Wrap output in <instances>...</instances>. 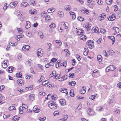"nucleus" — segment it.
<instances>
[{
	"label": "nucleus",
	"mask_w": 121,
	"mask_h": 121,
	"mask_svg": "<svg viewBox=\"0 0 121 121\" xmlns=\"http://www.w3.org/2000/svg\"><path fill=\"white\" fill-rule=\"evenodd\" d=\"M17 83L20 86V85L19 84H22L23 83H24V82L22 79H20L17 80Z\"/></svg>",
	"instance_id": "nucleus-17"
},
{
	"label": "nucleus",
	"mask_w": 121,
	"mask_h": 121,
	"mask_svg": "<svg viewBox=\"0 0 121 121\" xmlns=\"http://www.w3.org/2000/svg\"><path fill=\"white\" fill-rule=\"evenodd\" d=\"M78 19L80 21H83L84 20L83 18L82 17H78Z\"/></svg>",
	"instance_id": "nucleus-41"
},
{
	"label": "nucleus",
	"mask_w": 121,
	"mask_h": 121,
	"mask_svg": "<svg viewBox=\"0 0 121 121\" xmlns=\"http://www.w3.org/2000/svg\"><path fill=\"white\" fill-rule=\"evenodd\" d=\"M98 4L99 5H101L103 3V2L101 1V0H96Z\"/></svg>",
	"instance_id": "nucleus-38"
},
{
	"label": "nucleus",
	"mask_w": 121,
	"mask_h": 121,
	"mask_svg": "<svg viewBox=\"0 0 121 121\" xmlns=\"http://www.w3.org/2000/svg\"><path fill=\"white\" fill-rule=\"evenodd\" d=\"M18 30L19 32L21 34H22L23 32V30L20 28L17 29Z\"/></svg>",
	"instance_id": "nucleus-61"
},
{
	"label": "nucleus",
	"mask_w": 121,
	"mask_h": 121,
	"mask_svg": "<svg viewBox=\"0 0 121 121\" xmlns=\"http://www.w3.org/2000/svg\"><path fill=\"white\" fill-rule=\"evenodd\" d=\"M75 76V74L74 73H70L69 74V77L70 78H72Z\"/></svg>",
	"instance_id": "nucleus-46"
},
{
	"label": "nucleus",
	"mask_w": 121,
	"mask_h": 121,
	"mask_svg": "<svg viewBox=\"0 0 121 121\" xmlns=\"http://www.w3.org/2000/svg\"><path fill=\"white\" fill-rule=\"evenodd\" d=\"M13 66H11L9 67L8 68V72L9 73H11L13 72Z\"/></svg>",
	"instance_id": "nucleus-15"
},
{
	"label": "nucleus",
	"mask_w": 121,
	"mask_h": 121,
	"mask_svg": "<svg viewBox=\"0 0 121 121\" xmlns=\"http://www.w3.org/2000/svg\"><path fill=\"white\" fill-rule=\"evenodd\" d=\"M86 37L84 35H81L80 37V39L83 40H84L86 39Z\"/></svg>",
	"instance_id": "nucleus-33"
},
{
	"label": "nucleus",
	"mask_w": 121,
	"mask_h": 121,
	"mask_svg": "<svg viewBox=\"0 0 121 121\" xmlns=\"http://www.w3.org/2000/svg\"><path fill=\"white\" fill-rule=\"evenodd\" d=\"M115 7V9L114 10V11H117L118 9V7L116 5H115L114 6Z\"/></svg>",
	"instance_id": "nucleus-57"
},
{
	"label": "nucleus",
	"mask_w": 121,
	"mask_h": 121,
	"mask_svg": "<svg viewBox=\"0 0 121 121\" xmlns=\"http://www.w3.org/2000/svg\"><path fill=\"white\" fill-rule=\"evenodd\" d=\"M32 60H29L28 61V62L29 63V65L30 66L31 65V63L32 62Z\"/></svg>",
	"instance_id": "nucleus-56"
},
{
	"label": "nucleus",
	"mask_w": 121,
	"mask_h": 121,
	"mask_svg": "<svg viewBox=\"0 0 121 121\" xmlns=\"http://www.w3.org/2000/svg\"><path fill=\"white\" fill-rule=\"evenodd\" d=\"M29 97L30 100L33 101L35 99V97L33 94H31L29 96Z\"/></svg>",
	"instance_id": "nucleus-24"
},
{
	"label": "nucleus",
	"mask_w": 121,
	"mask_h": 121,
	"mask_svg": "<svg viewBox=\"0 0 121 121\" xmlns=\"http://www.w3.org/2000/svg\"><path fill=\"white\" fill-rule=\"evenodd\" d=\"M29 13L31 14H36L37 13V11L34 9H32L30 10Z\"/></svg>",
	"instance_id": "nucleus-10"
},
{
	"label": "nucleus",
	"mask_w": 121,
	"mask_h": 121,
	"mask_svg": "<svg viewBox=\"0 0 121 121\" xmlns=\"http://www.w3.org/2000/svg\"><path fill=\"white\" fill-rule=\"evenodd\" d=\"M84 31L83 30L81 29H78L77 30V34L78 35H82Z\"/></svg>",
	"instance_id": "nucleus-8"
},
{
	"label": "nucleus",
	"mask_w": 121,
	"mask_h": 121,
	"mask_svg": "<svg viewBox=\"0 0 121 121\" xmlns=\"http://www.w3.org/2000/svg\"><path fill=\"white\" fill-rule=\"evenodd\" d=\"M116 68L114 65H110L106 69V70H108V71H112L116 70Z\"/></svg>",
	"instance_id": "nucleus-3"
},
{
	"label": "nucleus",
	"mask_w": 121,
	"mask_h": 121,
	"mask_svg": "<svg viewBox=\"0 0 121 121\" xmlns=\"http://www.w3.org/2000/svg\"><path fill=\"white\" fill-rule=\"evenodd\" d=\"M40 111V109H39L37 108V109L34 112L35 113L39 112Z\"/></svg>",
	"instance_id": "nucleus-59"
},
{
	"label": "nucleus",
	"mask_w": 121,
	"mask_h": 121,
	"mask_svg": "<svg viewBox=\"0 0 121 121\" xmlns=\"http://www.w3.org/2000/svg\"><path fill=\"white\" fill-rule=\"evenodd\" d=\"M121 82H119L117 85V87L120 88H121Z\"/></svg>",
	"instance_id": "nucleus-52"
},
{
	"label": "nucleus",
	"mask_w": 121,
	"mask_h": 121,
	"mask_svg": "<svg viewBox=\"0 0 121 121\" xmlns=\"http://www.w3.org/2000/svg\"><path fill=\"white\" fill-rule=\"evenodd\" d=\"M109 39H111L113 41V42H114L115 40V39L114 37L113 36H109L108 37Z\"/></svg>",
	"instance_id": "nucleus-29"
},
{
	"label": "nucleus",
	"mask_w": 121,
	"mask_h": 121,
	"mask_svg": "<svg viewBox=\"0 0 121 121\" xmlns=\"http://www.w3.org/2000/svg\"><path fill=\"white\" fill-rule=\"evenodd\" d=\"M39 94L40 95H45V93L44 92H40L39 93Z\"/></svg>",
	"instance_id": "nucleus-63"
},
{
	"label": "nucleus",
	"mask_w": 121,
	"mask_h": 121,
	"mask_svg": "<svg viewBox=\"0 0 121 121\" xmlns=\"http://www.w3.org/2000/svg\"><path fill=\"white\" fill-rule=\"evenodd\" d=\"M64 9L66 11H70L72 9V8L70 5H66L64 7Z\"/></svg>",
	"instance_id": "nucleus-7"
},
{
	"label": "nucleus",
	"mask_w": 121,
	"mask_h": 121,
	"mask_svg": "<svg viewBox=\"0 0 121 121\" xmlns=\"http://www.w3.org/2000/svg\"><path fill=\"white\" fill-rule=\"evenodd\" d=\"M56 26V25L54 23H52L49 26V27L51 28L55 27Z\"/></svg>",
	"instance_id": "nucleus-32"
},
{
	"label": "nucleus",
	"mask_w": 121,
	"mask_h": 121,
	"mask_svg": "<svg viewBox=\"0 0 121 121\" xmlns=\"http://www.w3.org/2000/svg\"><path fill=\"white\" fill-rule=\"evenodd\" d=\"M16 77L18 78H21V76H22V74L21 73H20L16 74Z\"/></svg>",
	"instance_id": "nucleus-35"
},
{
	"label": "nucleus",
	"mask_w": 121,
	"mask_h": 121,
	"mask_svg": "<svg viewBox=\"0 0 121 121\" xmlns=\"http://www.w3.org/2000/svg\"><path fill=\"white\" fill-rule=\"evenodd\" d=\"M72 61H73V65H75V64L76 63V61H75L74 59H73Z\"/></svg>",
	"instance_id": "nucleus-58"
},
{
	"label": "nucleus",
	"mask_w": 121,
	"mask_h": 121,
	"mask_svg": "<svg viewBox=\"0 0 121 121\" xmlns=\"http://www.w3.org/2000/svg\"><path fill=\"white\" fill-rule=\"evenodd\" d=\"M86 91V88L85 87H83L81 90L80 91V93L81 94L85 93Z\"/></svg>",
	"instance_id": "nucleus-11"
},
{
	"label": "nucleus",
	"mask_w": 121,
	"mask_h": 121,
	"mask_svg": "<svg viewBox=\"0 0 121 121\" xmlns=\"http://www.w3.org/2000/svg\"><path fill=\"white\" fill-rule=\"evenodd\" d=\"M58 30L60 32H62L63 31V29L61 27L59 28V27L58 28Z\"/></svg>",
	"instance_id": "nucleus-51"
},
{
	"label": "nucleus",
	"mask_w": 121,
	"mask_h": 121,
	"mask_svg": "<svg viewBox=\"0 0 121 121\" xmlns=\"http://www.w3.org/2000/svg\"><path fill=\"white\" fill-rule=\"evenodd\" d=\"M103 108L102 107H98L96 108V110L98 111H100L103 110Z\"/></svg>",
	"instance_id": "nucleus-22"
},
{
	"label": "nucleus",
	"mask_w": 121,
	"mask_h": 121,
	"mask_svg": "<svg viewBox=\"0 0 121 121\" xmlns=\"http://www.w3.org/2000/svg\"><path fill=\"white\" fill-rule=\"evenodd\" d=\"M56 60H57L56 58H52L51 60V61L55 62L56 61Z\"/></svg>",
	"instance_id": "nucleus-60"
},
{
	"label": "nucleus",
	"mask_w": 121,
	"mask_h": 121,
	"mask_svg": "<svg viewBox=\"0 0 121 121\" xmlns=\"http://www.w3.org/2000/svg\"><path fill=\"white\" fill-rule=\"evenodd\" d=\"M76 57L78 61L80 60L81 57L79 55L77 54L76 55Z\"/></svg>",
	"instance_id": "nucleus-37"
},
{
	"label": "nucleus",
	"mask_w": 121,
	"mask_h": 121,
	"mask_svg": "<svg viewBox=\"0 0 121 121\" xmlns=\"http://www.w3.org/2000/svg\"><path fill=\"white\" fill-rule=\"evenodd\" d=\"M100 31L101 33H104L106 32V30L103 29H101L100 30Z\"/></svg>",
	"instance_id": "nucleus-45"
},
{
	"label": "nucleus",
	"mask_w": 121,
	"mask_h": 121,
	"mask_svg": "<svg viewBox=\"0 0 121 121\" xmlns=\"http://www.w3.org/2000/svg\"><path fill=\"white\" fill-rule=\"evenodd\" d=\"M17 90L21 93H22L23 91L22 89L20 88H18L17 89Z\"/></svg>",
	"instance_id": "nucleus-55"
},
{
	"label": "nucleus",
	"mask_w": 121,
	"mask_h": 121,
	"mask_svg": "<svg viewBox=\"0 0 121 121\" xmlns=\"http://www.w3.org/2000/svg\"><path fill=\"white\" fill-rule=\"evenodd\" d=\"M105 17V14H100L99 17V20L101 21L104 19Z\"/></svg>",
	"instance_id": "nucleus-9"
},
{
	"label": "nucleus",
	"mask_w": 121,
	"mask_h": 121,
	"mask_svg": "<svg viewBox=\"0 0 121 121\" xmlns=\"http://www.w3.org/2000/svg\"><path fill=\"white\" fill-rule=\"evenodd\" d=\"M24 37V35H18L17 36V38L19 39V40L17 39V40L18 41L20 40L19 39L20 38H22Z\"/></svg>",
	"instance_id": "nucleus-49"
},
{
	"label": "nucleus",
	"mask_w": 121,
	"mask_h": 121,
	"mask_svg": "<svg viewBox=\"0 0 121 121\" xmlns=\"http://www.w3.org/2000/svg\"><path fill=\"white\" fill-rule=\"evenodd\" d=\"M88 50H87V51H85L83 53V54L85 56H86L88 54Z\"/></svg>",
	"instance_id": "nucleus-53"
},
{
	"label": "nucleus",
	"mask_w": 121,
	"mask_h": 121,
	"mask_svg": "<svg viewBox=\"0 0 121 121\" xmlns=\"http://www.w3.org/2000/svg\"><path fill=\"white\" fill-rule=\"evenodd\" d=\"M95 95H91L89 98L90 99H91L92 100H93L95 99Z\"/></svg>",
	"instance_id": "nucleus-50"
},
{
	"label": "nucleus",
	"mask_w": 121,
	"mask_h": 121,
	"mask_svg": "<svg viewBox=\"0 0 121 121\" xmlns=\"http://www.w3.org/2000/svg\"><path fill=\"white\" fill-rule=\"evenodd\" d=\"M46 119V117H44L43 118L39 117V120L40 121H44Z\"/></svg>",
	"instance_id": "nucleus-48"
},
{
	"label": "nucleus",
	"mask_w": 121,
	"mask_h": 121,
	"mask_svg": "<svg viewBox=\"0 0 121 121\" xmlns=\"http://www.w3.org/2000/svg\"><path fill=\"white\" fill-rule=\"evenodd\" d=\"M115 14H112V15H111L110 16L108 17L107 19L108 20L112 21L114 20L115 19Z\"/></svg>",
	"instance_id": "nucleus-5"
},
{
	"label": "nucleus",
	"mask_w": 121,
	"mask_h": 121,
	"mask_svg": "<svg viewBox=\"0 0 121 121\" xmlns=\"http://www.w3.org/2000/svg\"><path fill=\"white\" fill-rule=\"evenodd\" d=\"M22 106L25 109H27L28 108L27 106L25 104H22Z\"/></svg>",
	"instance_id": "nucleus-62"
},
{
	"label": "nucleus",
	"mask_w": 121,
	"mask_h": 121,
	"mask_svg": "<svg viewBox=\"0 0 121 121\" xmlns=\"http://www.w3.org/2000/svg\"><path fill=\"white\" fill-rule=\"evenodd\" d=\"M51 19V17L49 16L48 15L46 16L45 18V20L46 21L49 20Z\"/></svg>",
	"instance_id": "nucleus-34"
},
{
	"label": "nucleus",
	"mask_w": 121,
	"mask_h": 121,
	"mask_svg": "<svg viewBox=\"0 0 121 121\" xmlns=\"http://www.w3.org/2000/svg\"><path fill=\"white\" fill-rule=\"evenodd\" d=\"M57 13V15L59 17L62 18L63 17L64 13L62 11H58Z\"/></svg>",
	"instance_id": "nucleus-4"
},
{
	"label": "nucleus",
	"mask_w": 121,
	"mask_h": 121,
	"mask_svg": "<svg viewBox=\"0 0 121 121\" xmlns=\"http://www.w3.org/2000/svg\"><path fill=\"white\" fill-rule=\"evenodd\" d=\"M90 41H89V42L86 43L87 45H88L89 48L90 49H92L93 47V46L92 44H91V41L90 42Z\"/></svg>",
	"instance_id": "nucleus-16"
},
{
	"label": "nucleus",
	"mask_w": 121,
	"mask_h": 121,
	"mask_svg": "<svg viewBox=\"0 0 121 121\" xmlns=\"http://www.w3.org/2000/svg\"><path fill=\"white\" fill-rule=\"evenodd\" d=\"M73 90L72 89L70 92V95L71 96L73 97L74 96V93H73Z\"/></svg>",
	"instance_id": "nucleus-36"
},
{
	"label": "nucleus",
	"mask_w": 121,
	"mask_h": 121,
	"mask_svg": "<svg viewBox=\"0 0 121 121\" xmlns=\"http://www.w3.org/2000/svg\"><path fill=\"white\" fill-rule=\"evenodd\" d=\"M17 3V2L16 1L14 2H12L10 3V6L12 8H14L16 6Z\"/></svg>",
	"instance_id": "nucleus-6"
},
{
	"label": "nucleus",
	"mask_w": 121,
	"mask_h": 121,
	"mask_svg": "<svg viewBox=\"0 0 121 121\" xmlns=\"http://www.w3.org/2000/svg\"><path fill=\"white\" fill-rule=\"evenodd\" d=\"M59 114V112L56 111H55L53 113V115L54 116L58 115Z\"/></svg>",
	"instance_id": "nucleus-54"
},
{
	"label": "nucleus",
	"mask_w": 121,
	"mask_h": 121,
	"mask_svg": "<svg viewBox=\"0 0 121 121\" xmlns=\"http://www.w3.org/2000/svg\"><path fill=\"white\" fill-rule=\"evenodd\" d=\"M30 3L32 5H34L35 4V1L34 0H30Z\"/></svg>",
	"instance_id": "nucleus-31"
},
{
	"label": "nucleus",
	"mask_w": 121,
	"mask_h": 121,
	"mask_svg": "<svg viewBox=\"0 0 121 121\" xmlns=\"http://www.w3.org/2000/svg\"><path fill=\"white\" fill-rule=\"evenodd\" d=\"M61 62L60 60H58L57 61V63L56 64V68H58L59 66V64Z\"/></svg>",
	"instance_id": "nucleus-39"
},
{
	"label": "nucleus",
	"mask_w": 121,
	"mask_h": 121,
	"mask_svg": "<svg viewBox=\"0 0 121 121\" xmlns=\"http://www.w3.org/2000/svg\"><path fill=\"white\" fill-rule=\"evenodd\" d=\"M76 83V82L74 81H72L70 82H69V85H71L73 86H74Z\"/></svg>",
	"instance_id": "nucleus-21"
},
{
	"label": "nucleus",
	"mask_w": 121,
	"mask_h": 121,
	"mask_svg": "<svg viewBox=\"0 0 121 121\" xmlns=\"http://www.w3.org/2000/svg\"><path fill=\"white\" fill-rule=\"evenodd\" d=\"M88 111L89 112L88 114L90 115H93L94 114V112L91 108H89L88 110Z\"/></svg>",
	"instance_id": "nucleus-12"
},
{
	"label": "nucleus",
	"mask_w": 121,
	"mask_h": 121,
	"mask_svg": "<svg viewBox=\"0 0 121 121\" xmlns=\"http://www.w3.org/2000/svg\"><path fill=\"white\" fill-rule=\"evenodd\" d=\"M38 67H39L41 70H43V66L42 65L40 64H38Z\"/></svg>",
	"instance_id": "nucleus-47"
},
{
	"label": "nucleus",
	"mask_w": 121,
	"mask_h": 121,
	"mask_svg": "<svg viewBox=\"0 0 121 121\" xmlns=\"http://www.w3.org/2000/svg\"><path fill=\"white\" fill-rule=\"evenodd\" d=\"M113 100L112 99H110L109 100V104H111L112 103H113Z\"/></svg>",
	"instance_id": "nucleus-64"
},
{
	"label": "nucleus",
	"mask_w": 121,
	"mask_h": 121,
	"mask_svg": "<svg viewBox=\"0 0 121 121\" xmlns=\"http://www.w3.org/2000/svg\"><path fill=\"white\" fill-rule=\"evenodd\" d=\"M55 9L54 8L49 9H48L47 11L48 13H51L54 12Z\"/></svg>",
	"instance_id": "nucleus-18"
},
{
	"label": "nucleus",
	"mask_w": 121,
	"mask_h": 121,
	"mask_svg": "<svg viewBox=\"0 0 121 121\" xmlns=\"http://www.w3.org/2000/svg\"><path fill=\"white\" fill-rule=\"evenodd\" d=\"M37 53L38 57H40L43 55V50L41 49H38L37 51Z\"/></svg>",
	"instance_id": "nucleus-2"
},
{
	"label": "nucleus",
	"mask_w": 121,
	"mask_h": 121,
	"mask_svg": "<svg viewBox=\"0 0 121 121\" xmlns=\"http://www.w3.org/2000/svg\"><path fill=\"white\" fill-rule=\"evenodd\" d=\"M60 91L62 92L65 93L67 91V90L65 88H61L60 89Z\"/></svg>",
	"instance_id": "nucleus-27"
},
{
	"label": "nucleus",
	"mask_w": 121,
	"mask_h": 121,
	"mask_svg": "<svg viewBox=\"0 0 121 121\" xmlns=\"http://www.w3.org/2000/svg\"><path fill=\"white\" fill-rule=\"evenodd\" d=\"M31 26V23L29 21L26 22V29H28L30 28Z\"/></svg>",
	"instance_id": "nucleus-14"
},
{
	"label": "nucleus",
	"mask_w": 121,
	"mask_h": 121,
	"mask_svg": "<svg viewBox=\"0 0 121 121\" xmlns=\"http://www.w3.org/2000/svg\"><path fill=\"white\" fill-rule=\"evenodd\" d=\"M7 60H4V62L3 64H2V65L3 66V65H5V66L4 67H3V68H5L7 67V63L6 62H7Z\"/></svg>",
	"instance_id": "nucleus-28"
},
{
	"label": "nucleus",
	"mask_w": 121,
	"mask_h": 121,
	"mask_svg": "<svg viewBox=\"0 0 121 121\" xmlns=\"http://www.w3.org/2000/svg\"><path fill=\"white\" fill-rule=\"evenodd\" d=\"M21 4L23 7H25L26 6L28 3L26 2H23L21 3Z\"/></svg>",
	"instance_id": "nucleus-42"
},
{
	"label": "nucleus",
	"mask_w": 121,
	"mask_h": 121,
	"mask_svg": "<svg viewBox=\"0 0 121 121\" xmlns=\"http://www.w3.org/2000/svg\"><path fill=\"white\" fill-rule=\"evenodd\" d=\"M102 56L100 55H98L97 57V60L99 62H101L102 60Z\"/></svg>",
	"instance_id": "nucleus-19"
},
{
	"label": "nucleus",
	"mask_w": 121,
	"mask_h": 121,
	"mask_svg": "<svg viewBox=\"0 0 121 121\" xmlns=\"http://www.w3.org/2000/svg\"><path fill=\"white\" fill-rule=\"evenodd\" d=\"M113 0H106V3L108 5L111 4Z\"/></svg>",
	"instance_id": "nucleus-23"
},
{
	"label": "nucleus",
	"mask_w": 121,
	"mask_h": 121,
	"mask_svg": "<svg viewBox=\"0 0 121 121\" xmlns=\"http://www.w3.org/2000/svg\"><path fill=\"white\" fill-rule=\"evenodd\" d=\"M104 52V56L106 57H108L110 55V53L109 52H106L105 51H103Z\"/></svg>",
	"instance_id": "nucleus-20"
},
{
	"label": "nucleus",
	"mask_w": 121,
	"mask_h": 121,
	"mask_svg": "<svg viewBox=\"0 0 121 121\" xmlns=\"http://www.w3.org/2000/svg\"><path fill=\"white\" fill-rule=\"evenodd\" d=\"M20 118V117L17 116H14L13 117V120L14 121H17L19 119V118Z\"/></svg>",
	"instance_id": "nucleus-26"
},
{
	"label": "nucleus",
	"mask_w": 121,
	"mask_h": 121,
	"mask_svg": "<svg viewBox=\"0 0 121 121\" xmlns=\"http://www.w3.org/2000/svg\"><path fill=\"white\" fill-rule=\"evenodd\" d=\"M46 12H43L41 13V16L42 17H44L46 15Z\"/></svg>",
	"instance_id": "nucleus-40"
},
{
	"label": "nucleus",
	"mask_w": 121,
	"mask_h": 121,
	"mask_svg": "<svg viewBox=\"0 0 121 121\" xmlns=\"http://www.w3.org/2000/svg\"><path fill=\"white\" fill-rule=\"evenodd\" d=\"M15 107L13 106H11L8 109L9 110L11 111L15 109Z\"/></svg>",
	"instance_id": "nucleus-44"
},
{
	"label": "nucleus",
	"mask_w": 121,
	"mask_h": 121,
	"mask_svg": "<svg viewBox=\"0 0 121 121\" xmlns=\"http://www.w3.org/2000/svg\"><path fill=\"white\" fill-rule=\"evenodd\" d=\"M113 28L115 30V31L117 33L119 32V29L118 28L115 27H113Z\"/></svg>",
	"instance_id": "nucleus-30"
},
{
	"label": "nucleus",
	"mask_w": 121,
	"mask_h": 121,
	"mask_svg": "<svg viewBox=\"0 0 121 121\" xmlns=\"http://www.w3.org/2000/svg\"><path fill=\"white\" fill-rule=\"evenodd\" d=\"M60 102L61 104L62 105H64L65 104L66 101L65 100L63 99H60Z\"/></svg>",
	"instance_id": "nucleus-13"
},
{
	"label": "nucleus",
	"mask_w": 121,
	"mask_h": 121,
	"mask_svg": "<svg viewBox=\"0 0 121 121\" xmlns=\"http://www.w3.org/2000/svg\"><path fill=\"white\" fill-rule=\"evenodd\" d=\"M68 116L67 115H65L64 116L63 118V121H66L68 118Z\"/></svg>",
	"instance_id": "nucleus-43"
},
{
	"label": "nucleus",
	"mask_w": 121,
	"mask_h": 121,
	"mask_svg": "<svg viewBox=\"0 0 121 121\" xmlns=\"http://www.w3.org/2000/svg\"><path fill=\"white\" fill-rule=\"evenodd\" d=\"M48 105L51 109H54L57 108V105L55 102L53 101H51L48 102Z\"/></svg>",
	"instance_id": "nucleus-1"
},
{
	"label": "nucleus",
	"mask_w": 121,
	"mask_h": 121,
	"mask_svg": "<svg viewBox=\"0 0 121 121\" xmlns=\"http://www.w3.org/2000/svg\"><path fill=\"white\" fill-rule=\"evenodd\" d=\"M38 35H39L40 36V37L41 39H43V34L41 32H39L38 33Z\"/></svg>",
	"instance_id": "nucleus-25"
}]
</instances>
